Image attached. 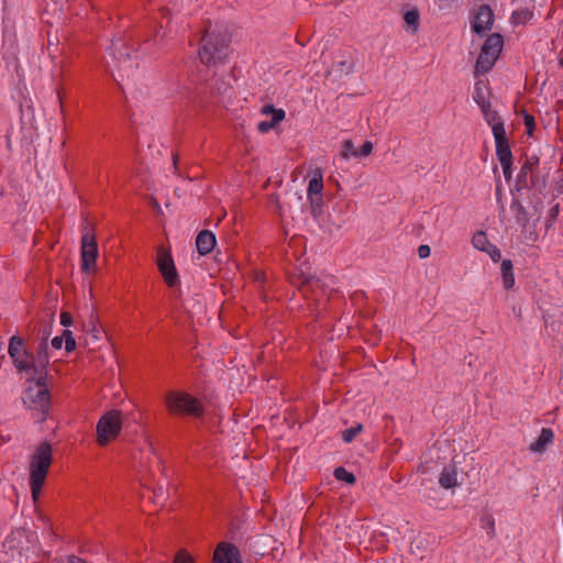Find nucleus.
<instances>
[{"instance_id": "nucleus-1", "label": "nucleus", "mask_w": 563, "mask_h": 563, "mask_svg": "<svg viewBox=\"0 0 563 563\" xmlns=\"http://www.w3.org/2000/svg\"><path fill=\"white\" fill-rule=\"evenodd\" d=\"M52 463V445L42 442L30 457L29 475L32 499L36 503L40 498L42 487L46 481Z\"/></svg>"}, {"instance_id": "nucleus-2", "label": "nucleus", "mask_w": 563, "mask_h": 563, "mask_svg": "<svg viewBox=\"0 0 563 563\" xmlns=\"http://www.w3.org/2000/svg\"><path fill=\"white\" fill-rule=\"evenodd\" d=\"M8 563H29L35 552V536L25 529L12 531L2 543Z\"/></svg>"}, {"instance_id": "nucleus-3", "label": "nucleus", "mask_w": 563, "mask_h": 563, "mask_svg": "<svg viewBox=\"0 0 563 563\" xmlns=\"http://www.w3.org/2000/svg\"><path fill=\"white\" fill-rule=\"evenodd\" d=\"M229 55V37L225 32L208 27L199 49L200 60L206 65L222 63Z\"/></svg>"}, {"instance_id": "nucleus-4", "label": "nucleus", "mask_w": 563, "mask_h": 563, "mask_svg": "<svg viewBox=\"0 0 563 563\" xmlns=\"http://www.w3.org/2000/svg\"><path fill=\"white\" fill-rule=\"evenodd\" d=\"M80 269L86 274H91L96 269V261L99 256L93 223L85 218L80 225Z\"/></svg>"}, {"instance_id": "nucleus-5", "label": "nucleus", "mask_w": 563, "mask_h": 563, "mask_svg": "<svg viewBox=\"0 0 563 563\" xmlns=\"http://www.w3.org/2000/svg\"><path fill=\"white\" fill-rule=\"evenodd\" d=\"M164 401L172 415H183L195 418L203 415V406L200 400L186 391H168L164 397Z\"/></svg>"}, {"instance_id": "nucleus-6", "label": "nucleus", "mask_w": 563, "mask_h": 563, "mask_svg": "<svg viewBox=\"0 0 563 563\" xmlns=\"http://www.w3.org/2000/svg\"><path fill=\"white\" fill-rule=\"evenodd\" d=\"M23 402L32 410L44 413L48 409L49 393L46 385V377L40 376L32 382L24 391Z\"/></svg>"}, {"instance_id": "nucleus-7", "label": "nucleus", "mask_w": 563, "mask_h": 563, "mask_svg": "<svg viewBox=\"0 0 563 563\" xmlns=\"http://www.w3.org/2000/svg\"><path fill=\"white\" fill-rule=\"evenodd\" d=\"M503 48V37L501 35L494 33L487 37L485 41L481 54L477 58L475 71L476 73H486L495 64L496 59L499 56V53Z\"/></svg>"}, {"instance_id": "nucleus-8", "label": "nucleus", "mask_w": 563, "mask_h": 563, "mask_svg": "<svg viewBox=\"0 0 563 563\" xmlns=\"http://www.w3.org/2000/svg\"><path fill=\"white\" fill-rule=\"evenodd\" d=\"M122 420L119 411H110L102 416L97 424V438L100 445H106L121 431Z\"/></svg>"}, {"instance_id": "nucleus-9", "label": "nucleus", "mask_w": 563, "mask_h": 563, "mask_svg": "<svg viewBox=\"0 0 563 563\" xmlns=\"http://www.w3.org/2000/svg\"><path fill=\"white\" fill-rule=\"evenodd\" d=\"M156 263L166 285L170 288L179 284V277L174 260L164 247L157 250Z\"/></svg>"}, {"instance_id": "nucleus-10", "label": "nucleus", "mask_w": 563, "mask_h": 563, "mask_svg": "<svg viewBox=\"0 0 563 563\" xmlns=\"http://www.w3.org/2000/svg\"><path fill=\"white\" fill-rule=\"evenodd\" d=\"M322 190H323V179L322 174L317 172L309 180L308 185V199L311 205L312 214L317 216L321 212L322 208Z\"/></svg>"}, {"instance_id": "nucleus-11", "label": "nucleus", "mask_w": 563, "mask_h": 563, "mask_svg": "<svg viewBox=\"0 0 563 563\" xmlns=\"http://www.w3.org/2000/svg\"><path fill=\"white\" fill-rule=\"evenodd\" d=\"M212 563H243L238 547L230 542H220L213 553Z\"/></svg>"}, {"instance_id": "nucleus-12", "label": "nucleus", "mask_w": 563, "mask_h": 563, "mask_svg": "<svg viewBox=\"0 0 563 563\" xmlns=\"http://www.w3.org/2000/svg\"><path fill=\"white\" fill-rule=\"evenodd\" d=\"M119 62V77L114 76V79L121 87L123 91H125V85L123 84L124 77L126 76L128 79L133 75L134 69L137 68L139 64L133 60V56L131 53L123 52L121 48L119 49V56H115Z\"/></svg>"}, {"instance_id": "nucleus-13", "label": "nucleus", "mask_w": 563, "mask_h": 563, "mask_svg": "<svg viewBox=\"0 0 563 563\" xmlns=\"http://www.w3.org/2000/svg\"><path fill=\"white\" fill-rule=\"evenodd\" d=\"M494 22V14L492 9L483 4L478 8L472 21V30L477 34H483L490 30Z\"/></svg>"}, {"instance_id": "nucleus-14", "label": "nucleus", "mask_w": 563, "mask_h": 563, "mask_svg": "<svg viewBox=\"0 0 563 563\" xmlns=\"http://www.w3.org/2000/svg\"><path fill=\"white\" fill-rule=\"evenodd\" d=\"M495 145H496V155L500 163V165H505L509 161H512V153L507 140L506 134H501V131L496 133Z\"/></svg>"}, {"instance_id": "nucleus-15", "label": "nucleus", "mask_w": 563, "mask_h": 563, "mask_svg": "<svg viewBox=\"0 0 563 563\" xmlns=\"http://www.w3.org/2000/svg\"><path fill=\"white\" fill-rule=\"evenodd\" d=\"M216 235L209 230L199 232L196 239V246L200 255L209 254L216 246Z\"/></svg>"}, {"instance_id": "nucleus-16", "label": "nucleus", "mask_w": 563, "mask_h": 563, "mask_svg": "<svg viewBox=\"0 0 563 563\" xmlns=\"http://www.w3.org/2000/svg\"><path fill=\"white\" fill-rule=\"evenodd\" d=\"M484 119L486 123L492 128L493 135L496 136V133L501 131V134H506V130L504 126V122L498 113L490 109V104H487L485 108H481Z\"/></svg>"}, {"instance_id": "nucleus-17", "label": "nucleus", "mask_w": 563, "mask_h": 563, "mask_svg": "<svg viewBox=\"0 0 563 563\" xmlns=\"http://www.w3.org/2000/svg\"><path fill=\"white\" fill-rule=\"evenodd\" d=\"M553 431L549 428H543L538 439L530 444V450L536 453H541L553 442Z\"/></svg>"}, {"instance_id": "nucleus-18", "label": "nucleus", "mask_w": 563, "mask_h": 563, "mask_svg": "<svg viewBox=\"0 0 563 563\" xmlns=\"http://www.w3.org/2000/svg\"><path fill=\"white\" fill-rule=\"evenodd\" d=\"M439 484L445 489L453 488L459 485L457 473L454 465H448L442 468L439 477Z\"/></svg>"}, {"instance_id": "nucleus-19", "label": "nucleus", "mask_w": 563, "mask_h": 563, "mask_svg": "<svg viewBox=\"0 0 563 563\" xmlns=\"http://www.w3.org/2000/svg\"><path fill=\"white\" fill-rule=\"evenodd\" d=\"M510 210L514 213L516 222L520 227L526 228V225L529 222V213L519 199H517V198L512 199L511 205H510Z\"/></svg>"}, {"instance_id": "nucleus-20", "label": "nucleus", "mask_w": 563, "mask_h": 563, "mask_svg": "<svg viewBox=\"0 0 563 563\" xmlns=\"http://www.w3.org/2000/svg\"><path fill=\"white\" fill-rule=\"evenodd\" d=\"M84 331L87 333L86 344L96 342L102 334V329L98 325L97 319L91 314L87 324H84Z\"/></svg>"}, {"instance_id": "nucleus-21", "label": "nucleus", "mask_w": 563, "mask_h": 563, "mask_svg": "<svg viewBox=\"0 0 563 563\" xmlns=\"http://www.w3.org/2000/svg\"><path fill=\"white\" fill-rule=\"evenodd\" d=\"M52 349L55 352H60L63 345L65 346V352H70V330L65 329L60 335H56L51 341Z\"/></svg>"}, {"instance_id": "nucleus-22", "label": "nucleus", "mask_w": 563, "mask_h": 563, "mask_svg": "<svg viewBox=\"0 0 563 563\" xmlns=\"http://www.w3.org/2000/svg\"><path fill=\"white\" fill-rule=\"evenodd\" d=\"M487 95V86L484 80H478L475 82L473 99L478 104L479 108H485L487 104H490L486 99Z\"/></svg>"}, {"instance_id": "nucleus-23", "label": "nucleus", "mask_w": 563, "mask_h": 563, "mask_svg": "<svg viewBox=\"0 0 563 563\" xmlns=\"http://www.w3.org/2000/svg\"><path fill=\"white\" fill-rule=\"evenodd\" d=\"M285 119V111L283 109H278L275 111L274 115L271 120L261 121L257 124V130L261 133H267L268 131L275 129V126Z\"/></svg>"}, {"instance_id": "nucleus-24", "label": "nucleus", "mask_w": 563, "mask_h": 563, "mask_svg": "<svg viewBox=\"0 0 563 563\" xmlns=\"http://www.w3.org/2000/svg\"><path fill=\"white\" fill-rule=\"evenodd\" d=\"M15 367L19 371H25L33 368L34 372H36V366L34 364V360L32 354L27 353L25 350L21 352L20 355L12 358Z\"/></svg>"}, {"instance_id": "nucleus-25", "label": "nucleus", "mask_w": 563, "mask_h": 563, "mask_svg": "<svg viewBox=\"0 0 563 563\" xmlns=\"http://www.w3.org/2000/svg\"><path fill=\"white\" fill-rule=\"evenodd\" d=\"M503 284L506 289H510L515 285V277L512 273V262L510 260H504L500 265Z\"/></svg>"}, {"instance_id": "nucleus-26", "label": "nucleus", "mask_w": 563, "mask_h": 563, "mask_svg": "<svg viewBox=\"0 0 563 563\" xmlns=\"http://www.w3.org/2000/svg\"><path fill=\"white\" fill-rule=\"evenodd\" d=\"M419 19H420V14L417 9L409 10L404 15V20H405L406 24L410 27V31L412 33H416L418 31Z\"/></svg>"}, {"instance_id": "nucleus-27", "label": "nucleus", "mask_w": 563, "mask_h": 563, "mask_svg": "<svg viewBox=\"0 0 563 563\" xmlns=\"http://www.w3.org/2000/svg\"><path fill=\"white\" fill-rule=\"evenodd\" d=\"M472 244L475 249L485 252L492 245L485 232L478 231L472 238Z\"/></svg>"}, {"instance_id": "nucleus-28", "label": "nucleus", "mask_w": 563, "mask_h": 563, "mask_svg": "<svg viewBox=\"0 0 563 563\" xmlns=\"http://www.w3.org/2000/svg\"><path fill=\"white\" fill-rule=\"evenodd\" d=\"M538 158L531 157L526 161L523 166L521 167L519 174H518V181L526 186V178L528 173L532 172V169L537 166Z\"/></svg>"}, {"instance_id": "nucleus-29", "label": "nucleus", "mask_w": 563, "mask_h": 563, "mask_svg": "<svg viewBox=\"0 0 563 563\" xmlns=\"http://www.w3.org/2000/svg\"><path fill=\"white\" fill-rule=\"evenodd\" d=\"M23 340L20 338V336H12L10 339V343H9V347H8V353L10 355L11 358H14L16 357L18 355L21 354V352L23 351Z\"/></svg>"}, {"instance_id": "nucleus-30", "label": "nucleus", "mask_w": 563, "mask_h": 563, "mask_svg": "<svg viewBox=\"0 0 563 563\" xmlns=\"http://www.w3.org/2000/svg\"><path fill=\"white\" fill-rule=\"evenodd\" d=\"M342 157L349 159L351 157L358 158V148L354 145L352 141H345L342 145Z\"/></svg>"}, {"instance_id": "nucleus-31", "label": "nucleus", "mask_w": 563, "mask_h": 563, "mask_svg": "<svg viewBox=\"0 0 563 563\" xmlns=\"http://www.w3.org/2000/svg\"><path fill=\"white\" fill-rule=\"evenodd\" d=\"M334 477L338 481L345 482L347 484H353L356 481L355 476L344 467H336L334 470Z\"/></svg>"}, {"instance_id": "nucleus-32", "label": "nucleus", "mask_w": 563, "mask_h": 563, "mask_svg": "<svg viewBox=\"0 0 563 563\" xmlns=\"http://www.w3.org/2000/svg\"><path fill=\"white\" fill-rule=\"evenodd\" d=\"M363 430V426L357 423L354 427H351L342 432V439L345 443L352 442L357 434H360Z\"/></svg>"}, {"instance_id": "nucleus-33", "label": "nucleus", "mask_w": 563, "mask_h": 563, "mask_svg": "<svg viewBox=\"0 0 563 563\" xmlns=\"http://www.w3.org/2000/svg\"><path fill=\"white\" fill-rule=\"evenodd\" d=\"M48 358L47 344L46 342H42L37 353V364L44 368L48 363Z\"/></svg>"}, {"instance_id": "nucleus-34", "label": "nucleus", "mask_w": 563, "mask_h": 563, "mask_svg": "<svg viewBox=\"0 0 563 563\" xmlns=\"http://www.w3.org/2000/svg\"><path fill=\"white\" fill-rule=\"evenodd\" d=\"M482 522H483V528L486 529L487 531V534L493 538L495 537V522H494V519L490 517V516H487L485 518L482 519Z\"/></svg>"}, {"instance_id": "nucleus-35", "label": "nucleus", "mask_w": 563, "mask_h": 563, "mask_svg": "<svg viewBox=\"0 0 563 563\" xmlns=\"http://www.w3.org/2000/svg\"><path fill=\"white\" fill-rule=\"evenodd\" d=\"M485 252L489 255L492 261L495 263L499 262L501 258V252L496 245H493V244L489 245V247Z\"/></svg>"}, {"instance_id": "nucleus-36", "label": "nucleus", "mask_w": 563, "mask_h": 563, "mask_svg": "<svg viewBox=\"0 0 563 563\" xmlns=\"http://www.w3.org/2000/svg\"><path fill=\"white\" fill-rule=\"evenodd\" d=\"M174 563H194V558L186 551H179L175 556Z\"/></svg>"}, {"instance_id": "nucleus-37", "label": "nucleus", "mask_w": 563, "mask_h": 563, "mask_svg": "<svg viewBox=\"0 0 563 563\" xmlns=\"http://www.w3.org/2000/svg\"><path fill=\"white\" fill-rule=\"evenodd\" d=\"M373 151V143L371 141H366L363 143L361 148H358V158L368 156Z\"/></svg>"}, {"instance_id": "nucleus-38", "label": "nucleus", "mask_w": 563, "mask_h": 563, "mask_svg": "<svg viewBox=\"0 0 563 563\" xmlns=\"http://www.w3.org/2000/svg\"><path fill=\"white\" fill-rule=\"evenodd\" d=\"M523 119H525V125L527 128V133L529 135H531L532 131L534 129V118L531 114H529V113H525V118Z\"/></svg>"}, {"instance_id": "nucleus-39", "label": "nucleus", "mask_w": 563, "mask_h": 563, "mask_svg": "<svg viewBox=\"0 0 563 563\" xmlns=\"http://www.w3.org/2000/svg\"><path fill=\"white\" fill-rule=\"evenodd\" d=\"M431 250L430 246L427 244H422L418 247V256L420 258H427L430 256Z\"/></svg>"}, {"instance_id": "nucleus-40", "label": "nucleus", "mask_w": 563, "mask_h": 563, "mask_svg": "<svg viewBox=\"0 0 563 563\" xmlns=\"http://www.w3.org/2000/svg\"><path fill=\"white\" fill-rule=\"evenodd\" d=\"M311 288L312 290H314L316 288H319L320 287V282L319 279H306L303 282V287H302V290L306 291V288Z\"/></svg>"}, {"instance_id": "nucleus-41", "label": "nucleus", "mask_w": 563, "mask_h": 563, "mask_svg": "<svg viewBox=\"0 0 563 563\" xmlns=\"http://www.w3.org/2000/svg\"><path fill=\"white\" fill-rule=\"evenodd\" d=\"M511 166H512V161H509L505 165H501L503 173H504L506 180H509L511 178V175H512Z\"/></svg>"}, {"instance_id": "nucleus-42", "label": "nucleus", "mask_w": 563, "mask_h": 563, "mask_svg": "<svg viewBox=\"0 0 563 563\" xmlns=\"http://www.w3.org/2000/svg\"><path fill=\"white\" fill-rule=\"evenodd\" d=\"M275 111H278V109L274 108L272 104H265L262 107L261 113L265 115L272 114L273 117Z\"/></svg>"}, {"instance_id": "nucleus-43", "label": "nucleus", "mask_w": 563, "mask_h": 563, "mask_svg": "<svg viewBox=\"0 0 563 563\" xmlns=\"http://www.w3.org/2000/svg\"><path fill=\"white\" fill-rule=\"evenodd\" d=\"M60 323L64 325V327H69L70 325V314L68 311H63L62 314H60Z\"/></svg>"}, {"instance_id": "nucleus-44", "label": "nucleus", "mask_w": 563, "mask_h": 563, "mask_svg": "<svg viewBox=\"0 0 563 563\" xmlns=\"http://www.w3.org/2000/svg\"><path fill=\"white\" fill-rule=\"evenodd\" d=\"M550 214L553 219L556 218V216L559 214V205L554 206L551 210H550Z\"/></svg>"}, {"instance_id": "nucleus-45", "label": "nucleus", "mask_w": 563, "mask_h": 563, "mask_svg": "<svg viewBox=\"0 0 563 563\" xmlns=\"http://www.w3.org/2000/svg\"><path fill=\"white\" fill-rule=\"evenodd\" d=\"M73 563H87L85 560L80 559V558H75L73 555Z\"/></svg>"}, {"instance_id": "nucleus-46", "label": "nucleus", "mask_w": 563, "mask_h": 563, "mask_svg": "<svg viewBox=\"0 0 563 563\" xmlns=\"http://www.w3.org/2000/svg\"><path fill=\"white\" fill-rule=\"evenodd\" d=\"M218 90L220 93H225L228 91V87H219Z\"/></svg>"}, {"instance_id": "nucleus-47", "label": "nucleus", "mask_w": 563, "mask_h": 563, "mask_svg": "<svg viewBox=\"0 0 563 563\" xmlns=\"http://www.w3.org/2000/svg\"><path fill=\"white\" fill-rule=\"evenodd\" d=\"M71 344H73V351L76 349V340L75 338L73 336V341H71Z\"/></svg>"}, {"instance_id": "nucleus-48", "label": "nucleus", "mask_w": 563, "mask_h": 563, "mask_svg": "<svg viewBox=\"0 0 563 563\" xmlns=\"http://www.w3.org/2000/svg\"><path fill=\"white\" fill-rule=\"evenodd\" d=\"M173 163H174V166L176 167V163H177V156L176 155L173 156Z\"/></svg>"}, {"instance_id": "nucleus-49", "label": "nucleus", "mask_w": 563, "mask_h": 563, "mask_svg": "<svg viewBox=\"0 0 563 563\" xmlns=\"http://www.w3.org/2000/svg\"><path fill=\"white\" fill-rule=\"evenodd\" d=\"M59 102L63 104V98L60 95H59Z\"/></svg>"}, {"instance_id": "nucleus-50", "label": "nucleus", "mask_w": 563, "mask_h": 563, "mask_svg": "<svg viewBox=\"0 0 563 563\" xmlns=\"http://www.w3.org/2000/svg\"><path fill=\"white\" fill-rule=\"evenodd\" d=\"M561 65L563 66V59H561Z\"/></svg>"}]
</instances>
